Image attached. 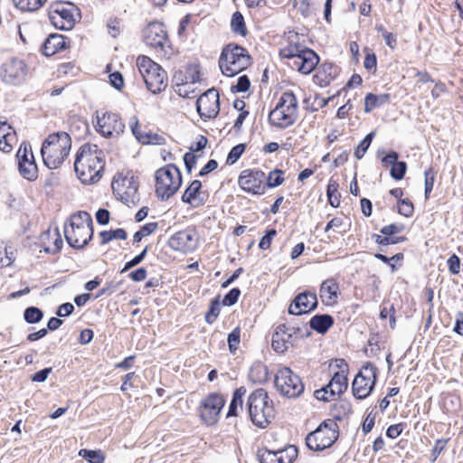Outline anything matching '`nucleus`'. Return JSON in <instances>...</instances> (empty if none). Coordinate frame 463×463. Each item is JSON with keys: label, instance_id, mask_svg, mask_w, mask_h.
Instances as JSON below:
<instances>
[{"label": "nucleus", "instance_id": "nucleus-57", "mask_svg": "<svg viewBox=\"0 0 463 463\" xmlns=\"http://www.w3.org/2000/svg\"><path fill=\"white\" fill-rule=\"evenodd\" d=\"M425 176V187H424V194L425 198L428 199L434 186V173L431 167L427 169L424 172Z\"/></svg>", "mask_w": 463, "mask_h": 463}, {"label": "nucleus", "instance_id": "nucleus-15", "mask_svg": "<svg viewBox=\"0 0 463 463\" xmlns=\"http://www.w3.org/2000/svg\"><path fill=\"white\" fill-rule=\"evenodd\" d=\"M96 130L104 137H110L113 135L119 136L124 132L125 124L118 114L105 112L101 117L97 111Z\"/></svg>", "mask_w": 463, "mask_h": 463}, {"label": "nucleus", "instance_id": "nucleus-8", "mask_svg": "<svg viewBox=\"0 0 463 463\" xmlns=\"http://www.w3.org/2000/svg\"><path fill=\"white\" fill-rule=\"evenodd\" d=\"M274 384L279 393L288 398H298L305 390L301 378L288 366L277 371Z\"/></svg>", "mask_w": 463, "mask_h": 463}, {"label": "nucleus", "instance_id": "nucleus-25", "mask_svg": "<svg viewBox=\"0 0 463 463\" xmlns=\"http://www.w3.org/2000/svg\"><path fill=\"white\" fill-rule=\"evenodd\" d=\"M338 284L334 279L324 280L320 286L322 302L326 306L335 304L338 297Z\"/></svg>", "mask_w": 463, "mask_h": 463}, {"label": "nucleus", "instance_id": "nucleus-56", "mask_svg": "<svg viewBox=\"0 0 463 463\" xmlns=\"http://www.w3.org/2000/svg\"><path fill=\"white\" fill-rule=\"evenodd\" d=\"M277 235V231L275 229H268L265 232V234L260 238L259 242V247L261 250H268L272 242V240Z\"/></svg>", "mask_w": 463, "mask_h": 463}, {"label": "nucleus", "instance_id": "nucleus-54", "mask_svg": "<svg viewBox=\"0 0 463 463\" xmlns=\"http://www.w3.org/2000/svg\"><path fill=\"white\" fill-rule=\"evenodd\" d=\"M241 341V329L239 327L234 328L227 337L228 346L231 353H234Z\"/></svg>", "mask_w": 463, "mask_h": 463}, {"label": "nucleus", "instance_id": "nucleus-3", "mask_svg": "<svg viewBox=\"0 0 463 463\" xmlns=\"http://www.w3.org/2000/svg\"><path fill=\"white\" fill-rule=\"evenodd\" d=\"M246 407L251 422L260 429L267 428L275 417L273 402L262 388L249 395Z\"/></svg>", "mask_w": 463, "mask_h": 463}, {"label": "nucleus", "instance_id": "nucleus-47", "mask_svg": "<svg viewBox=\"0 0 463 463\" xmlns=\"http://www.w3.org/2000/svg\"><path fill=\"white\" fill-rule=\"evenodd\" d=\"M407 171V163L404 161H398L396 164L391 166L390 175L396 181L402 180Z\"/></svg>", "mask_w": 463, "mask_h": 463}, {"label": "nucleus", "instance_id": "nucleus-43", "mask_svg": "<svg viewBox=\"0 0 463 463\" xmlns=\"http://www.w3.org/2000/svg\"><path fill=\"white\" fill-rule=\"evenodd\" d=\"M79 456L82 457L89 463H104L105 461V456L100 450L82 449L80 450Z\"/></svg>", "mask_w": 463, "mask_h": 463}, {"label": "nucleus", "instance_id": "nucleus-10", "mask_svg": "<svg viewBox=\"0 0 463 463\" xmlns=\"http://www.w3.org/2000/svg\"><path fill=\"white\" fill-rule=\"evenodd\" d=\"M138 186L137 177L129 172L123 177H114L112 183L113 192L127 205H137L139 203Z\"/></svg>", "mask_w": 463, "mask_h": 463}, {"label": "nucleus", "instance_id": "nucleus-37", "mask_svg": "<svg viewBox=\"0 0 463 463\" xmlns=\"http://www.w3.org/2000/svg\"><path fill=\"white\" fill-rule=\"evenodd\" d=\"M99 237L101 238V244H107L112 240H126L128 233L126 230L118 228L115 230L102 231L99 232Z\"/></svg>", "mask_w": 463, "mask_h": 463}, {"label": "nucleus", "instance_id": "nucleus-45", "mask_svg": "<svg viewBox=\"0 0 463 463\" xmlns=\"http://www.w3.org/2000/svg\"><path fill=\"white\" fill-rule=\"evenodd\" d=\"M157 222H148L143 225L133 236V242L139 243L146 236L152 234L157 229Z\"/></svg>", "mask_w": 463, "mask_h": 463}, {"label": "nucleus", "instance_id": "nucleus-58", "mask_svg": "<svg viewBox=\"0 0 463 463\" xmlns=\"http://www.w3.org/2000/svg\"><path fill=\"white\" fill-rule=\"evenodd\" d=\"M375 409H376V407H373L366 414V417H365L364 421L363 426H362V430H363V432L364 434L369 433L373 430V428L374 426L375 416H376V412L374 411Z\"/></svg>", "mask_w": 463, "mask_h": 463}, {"label": "nucleus", "instance_id": "nucleus-2", "mask_svg": "<svg viewBox=\"0 0 463 463\" xmlns=\"http://www.w3.org/2000/svg\"><path fill=\"white\" fill-rule=\"evenodd\" d=\"M71 148V136L64 131L50 134L43 142L41 154L49 169H57L69 156Z\"/></svg>", "mask_w": 463, "mask_h": 463}, {"label": "nucleus", "instance_id": "nucleus-44", "mask_svg": "<svg viewBox=\"0 0 463 463\" xmlns=\"http://www.w3.org/2000/svg\"><path fill=\"white\" fill-rule=\"evenodd\" d=\"M283 175H284V172L278 168L270 171L268 177L265 178L266 179L265 187L267 186L269 188H275V187H278L280 184H282L284 182Z\"/></svg>", "mask_w": 463, "mask_h": 463}, {"label": "nucleus", "instance_id": "nucleus-52", "mask_svg": "<svg viewBox=\"0 0 463 463\" xmlns=\"http://www.w3.org/2000/svg\"><path fill=\"white\" fill-rule=\"evenodd\" d=\"M241 289L239 288H232L229 292H227L222 299V305L225 307H232L238 302V299L241 296Z\"/></svg>", "mask_w": 463, "mask_h": 463}, {"label": "nucleus", "instance_id": "nucleus-16", "mask_svg": "<svg viewBox=\"0 0 463 463\" xmlns=\"http://www.w3.org/2000/svg\"><path fill=\"white\" fill-rule=\"evenodd\" d=\"M318 306L317 294L308 290L298 293L292 299L288 307V314L301 316L309 314Z\"/></svg>", "mask_w": 463, "mask_h": 463}, {"label": "nucleus", "instance_id": "nucleus-36", "mask_svg": "<svg viewBox=\"0 0 463 463\" xmlns=\"http://www.w3.org/2000/svg\"><path fill=\"white\" fill-rule=\"evenodd\" d=\"M279 108L286 109L288 111L297 113L298 100L292 91H285L279 99Z\"/></svg>", "mask_w": 463, "mask_h": 463}, {"label": "nucleus", "instance_id": "nucleus-46", "mask_svg": "<svg viewBox=\"0 0 463 463\" xmlns=\"http://www.w3.org/2000/svg\"><path fill=\"white\" fill-rule=\"evenodd\" d=\"M288 344H291V340H285V335H279L278 333H273L271 346L276 353L283 354L288 348Z\"/></svg>", "mask_w": 463, "mask_h": 463}, {"label": "nucleus", "instance_id": "nucleus-11", "mask_svg": "<svg viewBox=\"0 0 463 463\" xmlns=\"http://www.w3.org/2000/svg\"><path fill=\"white\" fill-rule=\"evenodd\" d=\"M265 173L259 169L242 170L238 177V184L241 190L252 194H264Z\"/></svg>", "mask_w": 463, "mask_h": 463}, {"label": "nucleus", "instance_id": "nucleus-27", "mask_svg": "<svg viewBox=\"0 0 463 463\" xmlns=\"http://www.w3.org/2000/svg\"><path fill=\"white\" fill-rule=\"evenodd\" d=\"M14 140V133H12V127L6 120L0 118V150L5 153L12 151L13 146L11 141Z\"/></svg>", "mask_w": 463, "mask_h": 463}, {"label": "nucleus", "instance_id": "nucleus-53", "mask_svg": "<svg viewBox=\"0 0 463 463\" xmlns=\"http://www.w3.org/2000/svg\"><path fill=\"white\" fill-rule=\"evenodd\" d=\"M250 87V80L247 75H241L238 78L237 83L231 87V91L233 93L246 92Z\"/></svg>", "mask_w": 463, "mask_h": 463}, {"label": "nucleus", "instance_id": "nucleus-34", "mask_svg": "<svg viewBox=\"0 0 463 463\" xmlns=\"http://www.w3.org/2000/svg\"><path fill=\"white\" fill-rule=\"evenodd\" d=\"M69 227L88 226L93 229V221L91 215L84 211H80L71 215Z\"/></svg>", "mask_w": 463, "mask_h": 463}, {"label": "nucleus", "instance_id": "nucleus-55", "mask_svg": "<svg viewBox=\"0 0 463 463\" xmlns=\"http://www.w3.org/2000/svg\"><path fill=\"white\" fill-rule=\"evenodd\" d=\"M31 154H33L32 152V148H31V146L29 145H26V144H22L17 151V154H16V158L18 160V166L20 165V164H27L28 163V160L30 159L31 157Z\"/></svg>", "mask_w": 463, "mask_h": 463}, {"label": "nucleus", "instance_id": "nucleus-6", "mask_svg": "<svg viewBox=\"0 0 463 463\" xmlns=\"http://www.w3.org/2000/svg\"><path fill=\"white\" fill-rule=\"evenodd\" d=\"M137 66L148 90L153 94L165 90L167 86V75L159 64L147 56H138Z\"/></svg>", "mask_w": 463, "mask_h": 463}, {"label": "nucleus", "instance_id": "nucleus-62", "mask_svg": "<svg viewBox=\"0 0 463 463\" xmlns=\"http://www.w3.org/2000/svg\"><path fill=\"white\" fill-rule=\"evenodd\" d=\"M398 159H399V153L394 150H390L381 158V162L385 166H387V165L392 166L399 161Z\"/></svg>", "mask_w": 463, "mask_h": 463}, {"label": "nucleus", "instance_id": "nucleus-41", "mask_svg": "<svg viewBox=\"0 0 463 463\" xmlns=\"http://www.w3.org/2000/svg\"><path fill=\"white\" fill-rule=\"evenodd\" d=\"M221 312L220 308V296L215 297L210 302L209 309L205 314L206 323L212 325L217 319Z\"/></svg>", "mask_w": 463, "mask_h": 463}, {"label": "nucleus", "instance_id": "nucleus-31", "mask_svg": "<svg viewBox=\"0 0 463 463\" xmlns=\"http://www.w3.org/2000/svg\"><path fill=\"white\" fill-rule=\"evenodd\" d=\"M249 378L254 383H264L269 378L268 367L260 363H254L249 372Z\"/></svg>", "mask_w": 463, "mask_h": 463}, {"label": "nucleus", "instance_id": "nucleus-30", "mask_svg": "<svg viewBox=\"0 0 463 463\" xmlns=\"http://www.w3.org/2000/svg\"><path fill=\"white\" fill-rule=\"evenodd\" d=\"M246 392L247 390L244 386H241L234 390L226 415L227 418L238 415V410L242 409V397L245 395Z\"/></svg>", "mask_w": 463, "mask_h": 463}, {"label": "nucleus", "instance_id": "nucleus-39", "mask_svg": "<svg viewBox=\"0 0 463 463\" xmlns=\"http://www.w3.org/2000/svg\"><path fill=\"white\" fill-rule=\"evenodd\" d=\"M339 184L337 181L333 180L332 178L329 180L327 187H326V195L328 198V202L332 207H338L340 203V194H338Z\"/></svg>", "mask_w": 463, "mask_h": 463}, {"label": "nucleus", "instance_id": "nucleus-35", "mask_svg": "<svg viewBox=\"0 0 463 463\" xmlns=\"http://www.w3.org/2000/svg\"><path fill=\"white\" fill-rule=\"evenodd\" d=\"M231 28H232V31L235 34H238V35H241L243 37L247 35L248 30H247V27L245 24L244 17L241 12L236 11L232 15Z\"/></svg>", "mask_w": 463, "mask_h": 463}, {"label": "nucleus", "instance_id": "nucleus-61", "mask_svg": "<svg viewBox=\"0 0 463 463\" xmlns=\"http://www.w3.org/2000/svg\"><path fill=\"white\" fill-rule=\"evenodd\" d=\"M110 84L118 90H120L124 87V78L119 71H114L109 74Z\"/></svg>", "mask_w": 463, "mask_h": 463}, {"label": "nucleus", "instance_id": "nucleus-40", "mask_svg": "<svg viewBox=\"0 0 463 463\" xmlns=\"http://www.w3.org/2000/svg\"><path fill=\"white\" fill-rule=\"evenodd\" d=\"M43 318V312L37 307H28L24 311V319L28 324L39 323Z\"/></svg>", "mask_w": 463, "mask_h": 463}, {"label": "nucleus", "instance_id": "nucleus-21", "mask_svg": "<svg viewBox=\"0 0 463 463\" xmlns=\"http://www.w3.org/2000/svg\"><path fill=\"white\" fill-rule=\"evenodd\" d=\"M298 118V114L279 108V104L269 114V122L279 128H286L292 126Z\"/></svg>", "mask_w": 463, "mask_h": 463}, {"label": "nucleus", "instance_id": "nucleus-20", "mask_svg": "<svg viewBox=\"0 0 463 463\" xmlns=\"http://www.w3.org/2000/svg\"><path fill=\"white\" fill-rule=\"evenodd\" d=\"M319 62V56L310 48L305 47L292 67L302 74H310Z\"/></svg>", "mask_w": 463, "mask_h": 463}, {"label": "nucleus", "instance_id": "nucleus-19", "mask_svg": "<svg viewBox=\"0 0 463 463\" xmlns=\"http://www.w3.org/2000/svg\"><path fill=\"white\" fill-rule=\"evenodd\" d=\"M144 43L152 48L163 50L165 42L167 41V33L165 30L163 24L159 22H153L147 24L143 30Z\"/></svg>", "mask_w": 463, "mask_h": 463}, {"label": "nucleus", "instance_id": "nucleus-42", "mask_svg": "<svg viewBox=\"0 0 463 463\" xmlns=\"http://www.w3.org/2000/svg\"><path fill=\"white\" fill-rule=\"evenodd\" d=\"M304 48L299 43H290L279 51V55L284 59L297 60Z\"/></svg>", "mask_w": 463, "mask_h": 463}, {"label": "nucleus", "instance_id": "nucleus-18", "mask_svg": "<svg viewBox=\"0 0 463 463\" xmlns=\"http://www.w3.org/2000/svg\"><path fill=\"white\" fill-rule=\"evenodd\" d=\"M27 65L22 60L13 58L3 65L1 76L5 82L11 85L20 84L25 80Z\"/></svg>", "mask_w": 463, "mask_h": 463}, {"label": "nucleus", "instance_id": "nucleus-12", "mask_svg": "<svg viewBox=\"0 0 463 463\" xmlns=\"http://www.w3.org/2000/svg\"><path fill=\"white\" fill-rule=\"evenodd\" d=\"M195 105L202 119L214 118L220 112L218 91L215 89L206 90L197 99Z\"/></svg>", "mask_w": 463, "mask_h": 463}, {"label": "nucleus", "instance_id": "nucleus-24", "mask_svg": "<svg viewBox=\"0 0 463 463\" xmlns=\"http://www.w3.org/2000/svg\"><path fill=\"white\" fill-rule=\"evenodd\" d=\"M66 40L67 38L61 34H50L42 45V53L44 56L50 57L58 52L65 50L67 48Z\"/></svg>", "mask_w": 463, "mask_h": 463}, {"label": "nucleus", "instance_id": "nucleus-22", "mask_svg": "<svg viewBox=\"0 0 463 463\" xmlns=\"http://www.w3.org/2000/svg\"><path fill=\"white\" fill-rule=\"evenodd\" d=\"M130 128L137 140L143 145H164L165 138L151 131L139 130L138 119L136 116L131 118Z\"/></svg>", "mask_w": 463, "mask_h": 463}, {"label": "nucleus", "instance_id": "nucleus-26", "mask_svg": "<svg viewBox=\"0 0 463 463\" xmlns=\"http://www.w3.org/2000/svg\"><path fill=\"white\" fill-rule=\"evenodd\" d=\"M333 325L334 317L329 314H317L309 320L310 329L320 335H325Z\"/></svg>", "mask_w": 463, "mask_h": 463}, {"label": "nucleus", "instance_id": "nucleus-29", "mask_svg": "<svg viewBox=\"0 0 463 463\" xmlns=\"http://www.w3.org/2000/svg\"><path fill=\"white\" fill-rule=\"evenodd\" d=\"M391 95L389 93L373 94L372 92L367 93L364 98V112L369 113L373 109L382 107L384 104L390 102Z\"/></svg>", "mask_w": 463, "mask_h": 463}, {"label": "nucleus", "instance_id": "nucleus-64", "mask_svg": "<svg viewBox=\"0 0 463 463\" xmlns=\"http://www.w3.org/2000/svg\"><path fill=\"white\" fill-rule=\"evenodd\" d=\"M279 453H280V451L271 450H266L263 453H259V461L260 463H275V458Z\"/></svg>", "mask_w": 463, "mask_h": 463}, {"label": "nucleus", "instance_id": "nucleus-17", "mask_svg": "<svg viewBox=\"0 0 463 463\" xmlns=\"http://www.w3.org/2000/svg\"><path fill=\"white\" fill-rule=\"evenodd\" d=\"M64 237L67 243L75 250H81L92 240L94 230L88 226L69 227L64 225Z\"/></svg>", "mask_w": 463, "mask_h": 463}, {"label": "nucleus", "instance_id": "nucleus-50", "mask_svg": "<svg viewBox=\"0 0 463 463\" xmlns=\"http://www.w3.org/2000/svg\"><path fill=\"white\" fill-rule=\"evenodd\" d=\"M148 247H145V249L137 256H135L130 260L127 261L123 267V269L120 270L121 273L127 272L128 270L131 269L132 268L137 266L140 264L144 259L146 258L147 254Z\"/></svg>", "mask_w": 463, "mask_h": 463}, {"label": "nucleus", "instance_id": "nucleus-9", "mask_svg": "<svg viewBox=\"0 0 463 463\" xmlns=\"http://www.w3.org/2000/svg\"><path fill=\"white\" fill-rule=\"evenodd\" d=\"M377 381V367L371 362L363 365L352 383V392L356 399H365L374 389Z\"/></svg>", "mask_w": 463, "mask_h": 463}, {"label": "nucleus", "instance_id": "nucleus-28", "mask_svg": "<svg viewBox=\"0 0 463 463\" xmlns=\"http://www.w3.org/2000/svg\"><path fill=\"white\" fill-rule=\"evenodd\" d=\"M330 382V386L333 389L330 391V396H335V394H342L346 391L348 386V379L346 376V370H340L335 372L332 376Z\"/></svg>", "mask_w": 463, "mask_h": 463}, {"label": "nucleus", "instance_id": "nucleus-49", "mask_svg": "<svg viewBox=\"0 0 463 463\" xmlns=\"http://www.w3.org/2000/svg\"><path fill=\"white\" fill-rule=\"evenodd\" d=\"M245 148H246V145L242 144V143L234 146L230 150V152L227 156L226 163L228 165H233L234 163H236L239 160V158L242 156V154L244 153Z\"/></svg>", "mask_w": 463, "mask_h": 463}, {"label": "nucleus", "instance_id": "nucleus-63", "mask_svg": "<svg viewBox=\"0 0 463 463\" xmlns=\"http://www.w3.org/2000/svg\"><path fill=\"white\" fill-rule=\"evenodd\" d=\"M96 221L99 225H107L110 220V213L105 208H99L95 213Z\"/></svg>", "mask_w": 463, "mask_h": 463}, {"label": "nucleus", "instance_id": "nucleus-33", "mask_svg": "<svg viewBox=\"0 0 463 463\" xmlns=\"http://www.w3.org/2000/svg\"><path fill=\"white\" fill-rule=\"evenodd\" d=\"M202 189V182L200 180H194L184 190L181 200L184 203L192 204L193 201H194Z\"/></svg>", "mask_w": 463, "mask_h": 463}, {"label": "nucleus", "instance_id": "nucleus-14", "mask_svg": "<svg viewBox=\"0 0 463 463\" xmlns=\"http://www.w3.org/2000/svg\"><path fill=\"white\" fill-rule=\"evenodd\" d=\"M198 241L195 230L185 229L173 234L168 240V246L175 251L190 253L197 249Z\"/></svg>", "mask_w": 463, "mask_h": 463}, {"label": "nucleus", "instance_id": "nucleus-51", "mask_svg": "<svg viewBox=\"0 0 463 463\" xmlns=\"http://www.w3.org/2000/svg\"><path fill=\"white\" fill-rule=\"evenodd\" d=\"M414 206L412 202L408 199H400L398 201V213L405 217H411L413 213Z\"/></svg>", "mask_w": 463, "mask_h": 463}, {"label": "nucleus", "instance_id": "nucleus-59", "mask_svg": "<svg viewBox=\"0 0 463 463\" xmlns=\"http://www.w3.org/2000/svg\"><path fill=\"white\" fill-rule=\"evenodd\" d=\"M404 230V225L402 223H391L389 225H385L381 229V233L383 235H388L392 237L397 233L402 232Z\"/></svg>", "mask_w": 463, "mask_h": 463}, {"label": "nucleus", "instance_id": "nucleus-1", "mask_svg": "<svg viewBox=\"0 0 463 463\" xmlns=\"http://www.w3.org/2000/svg\"><path fill=\"white\" fill-rule=\"evenodd\" d=\"M104 168V152L97 145L86 143L78 149L74 171L82 184H90L99 181Z\"/></svg>", "mask_w": 463, "mask_h": 463}, {"label": "nucleus", "instance_id": "nucleus-5", "mask_svg": "<svg viewBox=\"0 0 463 463\" xmlns=\"http://www.w3.org/2000/svg\"><path fill=\"white\" fill-rule=\"evenodd\" d=\"M156 194L162 202L171 198L182 185V175L175 164L159 168L155 174Z\"/></svg>", "mask_w": 463, "mask_h": 463}, {"label": "nucleus", "instance_id": "nucleus-4", "mask_svg": "<svg viewBox=\"0 0 463 463\" xmlns=\"http://www.w3.org/2000/svg\"><path fill=\"white\" fill-rule=\"evenodd\" d=\"M249 52L237 43L225 45L219 58V67L223 75L234 77L250 65Z\"/></svg>", "mask_w": 463, "mask_h": 463}, {"label": "nucleus", "instance_id": "nucleus-23", "mask_svg": "<svg viewBox=\"0 0 463 463\" xmlns=\"http://www.w3.org/2000/svg\"><path fill=\"white\" fill-rule=\"evenodd\" d=\"M50 21L55 28L61 31L71 30L75 25L72 12L63 7L55 10L53 14H50Z\"/></svg>", "mask_w": 463, "mask_h": 463}, {"label": "nucleus", "instance_id": "nucleus-7", "mask_svg": "<svg viewBox=\"0 0 463 463\" xmlns=\"http://www.w3.org/2000/svg\"><path fill=\"white\" fill-rule=\"evenodd\" d=\"M338 430V425L334 420H324L306 437L307 447L312 451H323L332 447L339 437Z\"/></svg>", "mask_w": 463, "mask_h": 463}, {"label": "nucleus", "instance_id": "nucleus-13", "mask_svg": "<svg viewBox=\"0 0 463 463\" xmlns=\"http://www.w3.org/2000/svg\"><path fill=\"white\" fill-rule=\"evenodd\" d=\"M225 404L222 395L217 392L208 394L200 405V415L208 425H213L218 420V416Z\"/></svg>", "mask_w": 463, "mask_h": 463}, {"label": "nucleus", "instance_id": "nucleus-32", "mask_svg": "<svg viewBox=\"0 0 463 463\" xmlns=\"http://www.w3.org/2000/svg\"><path fill=\"white\" fill-rule=\"evenodd\" d=\"M18 169H19L21 175L24 178H25L29 181L35 180L38 176L37 175L38 169H37V165L34 160L33 154H31V157L28 160V163L27 164H25V163L20 164Z\"/></svg>", "mask_w": 463, "mask_h": 463}, {"label": "nucleus", "instance_id": "nucleus-60", "mask_svg": "<svg viewBox=\"0 0 463 463\" xmlns=\"http://www.w3.org/2000/svg\"><path fill=\"white\" fill-rule=\"evenodd\" d=\"M449 439H439L436 440L434 447L431 449L432 462H434L440 453L445 449Z\"/></svg>", "mask_w": 463, "mask_h": 463}, {"label": "nucleus", "instance_id": "nucleus-38", "mask_svg": "<svg viewBox=\"0 0 463 463\" xmlns=\"http://www.w3.org/2000/svg\"><path fill=\"white\" fill-rule=\"evenodd\" d=\"M375 137V131H371L368 133L363 140L360 141V143L357 145V146L354 149V156L356 159L360 160L362 159L367 150L369 149L373 138Z\"/></svg>", "mask_w": 463, "mask_h": 463}, {"label": "nucleus", "instance_id": "nucleus-48", "mask_svg": "<svg viewBox=\"0 0 463 463\" xmlns=\"http://www.w3.org/2000/svg\"><path fill=\"white\" fill-rule=\"evenodd\" d=\"M63 245L61 236L60 234L59 229L55 228L53 231V247L44 246L43 250L46 253L56 254L60 252Z\"/></svg>", "mask_w": 463, "mask_h": 463}]
</instances>
